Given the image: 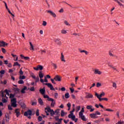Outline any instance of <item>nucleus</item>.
Wrapping results in <instances>:
<instances>
[{
  "instance_id": "f257e3e1",
  "label": "nucleus",
  "mask_w": 124,
  "mask_h": 124,
  "mask_svg": "<svg viewBox=\"0 0 124 124\" xmlns=\"http://www.w3.org/2000/svg\"><path fill=\"white\" fill-rule=\"evenodd\" d=\"M0 95L1 97H5L6 99H8V97L6 96V94L8 96H9V92H8V90L7 89L5 90L4 91H1L0 92Z\"/></svg>"
},
{
  "instance_id": "f03ea898",
  "label": "nucleus",
  "mask_w": 124,
  "mask_h": 124,
  "mask_svg": "<svg viewBox=\"0 0 124 124\" xmlns=\"http://www.w3.org/2000/svg\"><path fill=\"white\" fill-rule=\"evenodd\" d=\"M11 105L13 107H17V100H16V98H13L11 100Z\"/></svg>"
},
{
  "instance_id": "7ed1b4c3",
  "label": "nucleus",
  "mask_w": 124,
  "mask_h": 124,
  "mask_svg": "<svg viewBox=\"0 0 124 124\" xmlns=\"http://www.w3.org/2000/svg\"><path fill=\"white\" fill-rule=\"evenodd\" d=\"M114 1H116L118 3V4L120 5V6H121L122 7H123L124 8V5L122 3H121L123 2V3H124V0H114ZM121 1V2H120Z\"/></svg>"
},
{
  "instance_id": "20e7f679",
  "label": "nucleus",
  "mask_w": 124,
  "mask_h": 124,
  "mask_svg": "<svg viewBox=\"0 0 124 124\" xmlns=\"http://www.w3.org/2000/svg\"><path fill=\"white\" fill-rule=\"evenodd\" d=\"M43 85H46V86H47V87L50 89L51 91H55V90L54 89V87H53V85L51 83H44Z\"/></svg>"
},
{
  "instance_id": "39448f33",
  "label": "nucleus",
  "mask_w": 124,
  "mask_h": 124,
  "mask_svg": "<svg viewBox=\"0 0 124 124\" xmlns=\"http://www.w3.org/2000/svg\"><path fill=\"white\" fill-rule=\"evenodd\" d=\"M54 80L58 82H61L62 81V77L59 75H57L54 77Z\"/></svg>"
},
{
  "instance_id": "423d86ee",
  "label": "nucleus",
  "mask_w": 124,
  "mask_h": 124,
  "mask_svg": "<svg viewBox=\"0 0 124 124\" xmlns=\"http://www.w3.org/2000/svg\"><path fill=\"white\" fill-rule=\"evenodd\" d=\"M32 112L31 110H28L27 111L24 112V116L28 117V116H31Z\"/></svg>"
},
{
  "instance_id": "0eeeda50",
  "label": "nucleus",
  "mask_w": 124,
  "mask_h": 124,
  "mask_svg": "<svg viewBox=\"0 0 124 124\" xmlns=\"http://www.w3.org/2000/svg\"><path fill=\"white\" fill-rule=\"evenodd\" d=\"M33 68L34 70L38 71V70H42V69H43V66H42L41 65H39L37 66V67H34Z\"/></svg>"
},
{
  "instance_id": "6e6552de",
  "label": "nucleus",
  "mask_w": 124,
  "mask_h": 124,
  "mask_svg": "<svg viewBox=\"0 0 124 124\" xmlns=\"http://www.w3.org/2000/svg\"><path fill=\"white\" fill-rule=\"evenodd\" d=\"M95 95L98 98V99H100L102 96H104V95H105V93H102L100 95H99L97 94V93H96Z\"/></svg>"
},
{
  "instance_id": "1a4fd4ad",
  "label": "nucleus",
  "mask_w": 124,
  "mask_h": 124,
  "mask_svg": "<svg viewBox=\"0 0 124 124\" xmlns=\"http://www.w3.org/2000/svg\"><path fill=\"white\" fill-rule=\"evenodd\" d=\"M46 12H47V13H49V14H50V15H51V16H52L54 18L56 17L57 16L56 15V14H55V13L51 11L48 10V11H46Z\"/></svg>"
},
{
  "instance_id": "9d476101",
  "label": "nucleus",
  "mask_w": 124,
  "mask_h": 124,
  "mask_svg": "<svg viewBox=\"0 0 124 124\" xmlns=\"http://www.w3.org/2000/svg\"><path fill=\"white\" fill-rule=\"evenodd\" d=\"M78 116L79 118H80V119H81V120L84 122H86L87 121V119H86V117H85V116L83 114H79Z\"/></svg>"
},
{
  "instance_id": "9b49d317",
  "label": "nucleus",
  "mask_w": 124,
  "mask_h": 124,
  "mask_svg": "<svg viewBox=\"0 0 124 124\" xmlns=\"http://www.w3.org/2000/svg\"><path fill=\"white\" fill-rule=\"evenodd\" d=\"M93 95L90 93H86V95L85 96V98H93Z\"/></svg>"
},
{
  "instance_id": "f8f14e48",
  "label": "nucleus",
  "mask_w": 124,
  "mask_h": 124,
  "mask_svg": "<svg viewBox=\"0 0 124 124\" xmlns=\"http://www.w3.org/2000/svg\"><path fill=\"white\" fill-rule=\"evenodd\" d=\"M39 91L42 95H44L45 94V87H44L43 89H41Z\"/></svg>"
},
{
  "instance_id": "ddd939ff",
  "label": "nucleus",
  "mask_w": 124,
  "mask_h": 124,
  "mask_svg": "<svg viewBox=\"0 0 124 124\" xmlns=\"http://www.w3.org/2000/svg\"><path fill=\"white\" fill-rule=\"evenodd\" d=\"M44 98H47L48 101H53V98L49 97V96L47 95H44Z\"/></svg>"
},
{
  "instance_id": "4468645a",
  "label": "nucleus",
  "mask_w": 124,
  "mask_h": 124,
  "mask_svg": "<svg viewBox=\"0 0 124 124\" xmlns=\"http://www.w3.org/2000/svg\"><path fill=\"white\" fill-rule=\"evenodd\" d=\"M19 105H20L22 108H23V109L26 108V105L25 104V103H24V102H19Z\"/></svg>"
},
{
  "instance_id": "2eb2a0df",
  "label": "nucleus",
  "mask_w": 124,
  "mask_h": 124,
  "mask_svg": "<svg viewBox=\"0 0 124 124\" xmlns=\"http://www.w3.org/2000/svg\"><path fill=\"white\" fill-rule=\"evenodd\" d=\"M15 113L16 114V116L17 118L20 115H21V113H20V111H19V109L17 108L15 110Z\"/></svg>"
},
{
  "instance_id": "dca6fc26",
  "label": "nucleus",
  "mask_w": 124,
  "mask_h": 124,
  "mask_svg": "<svg viewBox=\"0 0 124 124\" xmlns=\"http://www.w3.org/2000/svg\"><path fill=\"white\" fill-rule=\"evenodd\" d=\"M45 110H46V111L48 113H51V112H52V109H51V108L47 106V107H46V108H45Z\"/></svg>"
},
{
  "instance_id": "f3484780",
  "label": "nucleus",
  "mask_w": 124,
  "mask_h": 124,
  "mask_svg": "<svg viewBox=\"0 0 124 124\" xmlns=\"http://www.w3.org/2000/svg\"><path fill=\"white\" fill-rule=\"evenodd\" d=\"M90 116L91 118H92V119H96V118H97V117H96V115L95 114V113L90 114Z\"/></svg>"
},
{
  "instance_id": "a211bd4d",
  "label": "nucleus",
  "mask_w": 124,
  "mask_h": 124,
  "mask_svg": "<svg viewBox=\"0 0 124 124\" xmlns=\"http://www.w3.org/2000/svg\"><path fill=\"white\" fill-rule=\"evenodd\" d=\"M54 41H55V42H56V43L58 44V45H61V44H62V43L61 42V41H60L59 39H55L54 40Z\"/></svg>"
},
{
  "instance_id": "6ab92c4d",
  "label": "nucleus",
  "mask_w": 124,
  "mask_h": 124,
  "mask_svg": "<svg viewBox=\"0 0 124 124\" xmlns=\"http://www.w3.org/2000/svg\"><path fill=\"white\" fill-rule=\"evenodd\" d=\"M61 61L62 62H65V60H64V56H63V54L62 53H61Z\"/></svg>"
},
{
  "instance_id": "aec40b11",
  "label": "nucleus",
  "mask_w": 124,
  "mask_h": 124,
  "mask_svg": "<svg viewBox=\"0 0 124 124\" xmlns=\"http://www.w3.org/2000/svg\"><path fill=\"white\" fill-rule=\"evenodd\" d=\"M14 91L15 92V94L16 93H20V89H19L18 88H15L14 89Z\"/></svg>"
},
{
  "instance_id": "412c9836",
  "label": "nucleus",
  "mask_w": 124,
  "mask_h": 124,
  "mask_svg": "<svg viewBox=\"0 0 124 124\" xmlns=\"http://www.w3.org/2000/svg\"><path fill=\"white\" fill-rule=\"evenodd\" d=\"M44 76L43 75L42 72L40 71L39 73V77L40 78V79H42V78H43Z\"/></svg>"
},
{
  "instance_id": "4be33fe9",
  "label": "nucleus",
  "mask_w": 124,
  "mask_h": 124,
  "mask_svg": "<svg viewBox=\"0 0 124 124\" xmlns=\"http://www.w3.org/2000/svg\"><path fill=\"white\" fill-rule=\"evenodd\" d=\"M51 101V107H54V106H55V104H56V102L55 101V100H54V99H53V101Z\"/></svg>"
},
{
  "instance_id": "5701e85b",
  "label": "nucleus",
  "mask_w": 124,
  "mask_h": 124,
  "mask_svg": "<svg viewBox=\"0 0 124 124\" xmlns=\"http://www.w3.org/2000/svg\"><path fill=\"white\" fill-rule=\"evenodd\" d=\"M94 73L95 74H99V75H100V74H101V72L98 70L95 69Z\"/></svg>"
},
{
  "instance_id": "b1692460",
  "label": "nucleus",
  "mask_w": 124,
  "mask_h": 124,
  "mask_svg": "<svg viewBox=\"0 0 124 124\" xmlns=\"http://www.w3.org/2000/svg\"><path fill=\"white\" fill-rule=\"evenodd\" d=\"M55 114H56V116H60V109H57L54 111Z\"/></svg>"
},
{
  "instance_id": "393cba45",
  "label": "nucleus",
  "mask_w": 124,
  "mask_h": 124,
  "mask_svg": "<svg viewBox=\"0 0 124 124\" xmlns=\"http://www.w3.org/2000/svg\"><path fill=\"white\" fill-rule=\"evenodd\" d=\"M99 101H108V98H101L100 99H99Z\"/></svg>"
},
{
  "instance_id": "a878e982",
  "label": "nucleus",
  "mask_w": 124,
  "mask_h": 124,
  "mask_svg": "<svg viewBox=\"0 0 124 124\" xmlns=\"http://www.w3.org/2000/svg\"><path fill=\"white\" fill-rule=\"evenodd\" d=\"M51 65L54 67L55 69H57V68H58V66H57V64H55L53 62H51Z\"/></svg>"
},
{
  "instance_id": "bb28decb",
  "label": "nucleus",
  "mask_w": 124,
  "mask_h": 124,
  "mask_svg": "<svg viewBox=\"0 0 124 124\" xmlns=\"http://www.w3.org/2000/svg\"><path fill=\"white\" fill-rule=\"evenodd\" d=\"M84 112H85V110L84 109V108H81V110L79 112L78 115H83V113H84Z\"/></svg>"
},
{
  "instance_id": "cd10ccee",
  "label": "nucleus",
  "mask_w": 124,
  "mask_h": 124,
  "mask_svg": "<svg viewBox=\"0 0 124 124\" xmlns=\"http://www.w3.org/2000/svg\"><path fill=\"white\" fill-rule=\"evenodd\" d=\"M38 102H39V104H40V105H42L43 104V101L42 100V99L41 98H39L38 99Z\"/></svg>"
},
{
  "instance_id": "c85d7f7f",
  "label": "nucleus",
  "mask_w": 124,
  "mask_h": 124,
  "mask_svg": "<svg viewBox=\"0 0 124 124\" xmlns=\"http://www.w3.org/2000/svg\"><path fill=\"white\" fill-rule=\"evenodd\" d=\"M65 98H69L70 97V95H69V93H67L65 94Z\"/></svg>"
},
{
  "instance_id": "c756f323",
  "label": "nucleus",
  "mask_w": 124,
  "mask_h": 124,
  "mask_svg": "<svg viewBox=\"0 0 124 124\" xmlns=\"http://www.w3.org/2000/svg\"><path fill=\"white\" fill-rule=\"evenodd\" d=\"M27 90V87L25 86L22 90L21 93H25V91Z\"/></svg>"
},
{
  "instance_id": "7c9ffc66",
  "label": "nucleus",
  "mask_w": 124,
  "mask_h": 124,
  "mask_svg": "<svg viewBox=\"0 0 124 124\" xmlns=\"http://www.w3.org/2000/svg\"><path fill=\"white\" fill-rule=\"evenodd\" d=\"M20 80H23L26 79V77L25 76H19Z\"/></svg>"
},
{
  "instance_id": "2f4dec72",
  "label": "nucleus",
  "mask_w": 124,
  "mask_h": 124,
  "mask_svg": "<svg viewBox=\"0 0 124 124\" xmlns=\"http://www.w3.org/2000/svg\"><path fill=\"white\" fill-rule=\"evenodd\" d=\"M55 111H54L53 109L51 110V111H50V115L51 116V117H53V116H54V115H55Z\"/></svg>"
},
{
  "instance_id": "473e14b6",
  "label": "nucleus",
  "mask_w": 124,
  "mask_h": 124,
  "mask_svg": "<svg viewBox=\"0 0 124 124\" xmlns=\"http://www.w3.org/2000/svg\"><path fill=\"white\" fill-rule=\"evenodd\" d=\"M35 83H37V82H39V77H37L34 79Z\"/></svg>"
},
{
  "instance_id": "72a5a7b5",
  "label": "nucleus",
  "mask_w": 124,
  "mask_h": 124,
  "mask_svg": "<svg viewBox=\"0 0 124 124\" xmlns=\"http://www.w3.org/2000/svg\"><path fill=\"white\" fill-rule=\"evenodd\" d=\"M86 108L87 109H88V110H91V108H93V106L92 105L87 106Z\"/></svg>"
},
{
  "instance_id": "f704fd0d",
  "label": "nucleus",
  "mask_w": 124,
  "mask_h": 124,
  "mask_svg": "<svg viewBox=\"0 0 124 124\" xmlns=\"http://www.w3.org/2000/svg\"><path fill=\"white\" fill-rule=\"evenodd\" d=\"M2 102H3V103H6V102H7V101L5 99V98H4V97H2Z\"/></svg>"
},
{
  "instance_id": "c9c22d12",
  "label": "nucleus",
  "mask_w": 124,
  "mask_h": 124,
  "mask_svg": "<svg viewBox=\"0 0 124 124\" xmlns=\"http://www.w3.org/2000/svg\"><path fill=\"white\" fill-rule=\"evenodd\" d=\"M17 65H18V66H19V67L21 66V65H20V64H19V63H18V62H15L14 63V66H17Z\"/></svg>"
},
{
  "instance_id": "e433bc0d",
  "label": "nucleus",
  "mask_w": 124,
  "mask_h": 124,
  "mask_svg": "<svg viewBox=\"0 0 124 124\" xmlns=\"http://www.w3.org/2000/svg\"><path fill=\"white\" fill-rule=\"evenodd\" d=\"M15 97V94L11 93L10 94V98H14V97Z\"/></svg>"
},
{
  "instance_id": "4c0bfd02",
  "label": "nucleus",
  "mask_w": 124,
  "mask_h": 124,
  "mask_svg": "<svg viewBox=\"0 0 124 124\" xmlns=\"http://www.w3.org/2000/svg\"><path fill=\"white\" fill-rule=\"evenodd\" d=\"M5 117L6 122H9V116H8V114H7V115H6Z\"/></svg>"
},
{
  "instance_id": "58836bf2",
  "label": "nucleus",
  "mask_w": 124,
  "mask_h": 124,
  "mask_svg": "<svg viewBox=\"0 0 124 124\" xmlns=\"http://www.w3.org/2000/svg\"><path fill=\"white\" fill-rule=\"evenodd\" d=\"M65 115V112H64V111L62 110L61 111V117H63Z\"/></svg>"
},
{
  "instance_id": "ea45409f",
  "label": "nucleus",
  "mask_w": 124,
  "mask_h": 124,
  "mask_svg": "<svg viewBox=\"0 0 124 124\" xmlns=\"http://www.w3.org/2000/svg\"><path fill=\"white\" fill-rule=\"evenodd\" d=\"M8 108L9 110H11V111H12V110H13V108H12V106L8 105Z\"/></svg>"
},
{
  "instance_id": "a19ab883",
  "label": "nucleus",
  "mask_w": 124,
  "mask_h": 124,
  "mask_svg": "<svg viewBox=\"0 0 124 124\" xmlns=\"http://www.w3.org/2000/svg\"><path fill=\"white\" fill-rule=\"evenodd\" d=\"M18 84H24V80L21 79L18 81Z\"/></svg>"
},
{
  "instance_id": "79ce46f5",
  "label": "nucleus",
  "mask_w": 124,
  "mask_h": 124,
  "mask_svg": "<svg viewBox=\"0 0 124 124\" xmlns=\"http://www.w3.org/2000/svg\"><path fill=\"white\" fill-rule=\"evenodd\" d=\"M5 73V71L4 70H2L0 71V74H1L2 75H3Z\"/></svg>"
},
{
  "instance_id": "37998d69",
  "label": "nucleus",
  "mask_w": 124,
  "mask_h": 124,
  "mask_svg": "<svg viewBox=\"0 0 124 124\" xmlns=\"http://www.w3.org/2000/svg\"><path fill=\"white\" fill-rule=\"evenodd\" d=\"M74 114L73 113H71L70 114L68 115V118L70 119L72 118V116H73Z\"/></svg>"
},
{
  "instance_id": "c03bdc74",
  "label": "nucleus",
  "mask_w": 124,
  "mask_h": 124,
  "mask_svg": "<svg viewBox=\"0 0 124 124\" xmlns=\"http://www.w3.org/2000/svg\"><path fill=\"white\" fill-rule=\"evenodd\" d=\"M101 83L99 82L97 83V84H96L97 88H99V87H101Z\"/></svg>"
},
{
  "instance_id": "a18cd8bd",
  "label": "nucleus",
  "mask_w": 124,
  "mask_h": 124,
  "mask_svg": "<svg viewBox=\"0 0 124 124\" xmlns=\"http://www.w3.org/2000/svg\"><path fill=\"white\" fill-rule=\"evenodd\" d=\"M38 120L39 122H41L42 121V117L39 116L38 118Z\"/></svg>"
},
{
  "instance_id": "49530a36",
  "label": "nucleus",
  "mask_w": 124,
  "mask_h": 124,
  "mask_svg": "<svg viewBox=\"0 0 124 124\" xmlns=\"http://www.w3.org/2000/svg\"><path fill=\"white\" fill-rule=\"evenodd\" d=\"M36 115L37 117H38V116H39V109H37V110L36 111Z\"/></svg>"
},
{
  "instance_id": "de8ad7c7",
  "label": "nucleus",
  "mask_w": 124,
  "mask_h": 124,
  "mask_svg": "<svg viewBox=\"0 0 124 124\" xmlns=\"http://www.w3.org/2000/svg\"><path fill=\"white\" fill-rule=\"evenodd\" d=\"M7 10H8V12L9 13V14H11V15H12V16H13V17H14V15L12 14V13H11V12L10 11V10H9V9H8Z\"/></svg>"
},
{
  "instance_id": "09e8293b",
  "label": "nucleus",
  "mask_w": 124,
  "mask_h": 124,
  "mask_svg": "<svg viewBox=\"0 0 124 124\" xmlns=\"http://www.w3.org/2000/svg\"><path fill=\"white\" fill-rule=\"evenodd\" d=\"M112 86L113 88H115L116 89V88H117V84H116L115 82H113Z\"/></svg>"
},
{
  "instance_id": "8fccbe9b",
  "label": "nucleus",
  "mask_w": 124,
  "mask_h": 124,
  "mask_svg": "<svg viewBox=\"0 0 124 124\" xmlns=\"http://www.w3.org/2000/svg\"><path fill=\"white\" fill-rule=\"evenodd\" d=\"M43 26H44L45 27V26H47V22L45 21H43Z\"/></svg>"
},
{
  "instance_id": "3c124183",
  "label": "nucleus",
  "mask_w": 124,
  "mask_h": 124,
  "mask_svg": "<svg viewBox=\"0 0 124 124\" xmlns=\"http://www.w3.org/2000/svg\"><path fill=\"white\" fill-rule=\"evenodd\" d=\"M58 95H59V94L58 93H54V97H55V98H58Z\"/></svg>"
},
{
  "instance_id": "603ef678",
  "label": "nucleus",
  "mask_w": 124,
  "mask_h": 124,
  "mask_svg": "<svg viewBox=\"0 0 124 124\" xmlns=\"http://www.w3.org/2000/svg\"><path fill=\"white\" fill-rule=\"evenodd\" d=\"M19 74H20V75H23V74H24V72L22 71V69H20L19 71Z\"/></svg>"
},
{
  "instance_id": "864d4df0",
  "label": "nucleus",
  "mask_w": 124,
  "mask_h": 124,
  "mask_svg": "<svg viewBox=\"0 0 124 124\" xmlns=\"http://www.w3.org/2000/svg\"><path fill=\"white\" fill-rule=\"evenodd\" d=\"M30 50L34 51V47H33V45L31 46Z\"/></svg>"
},
{
  "instance_id": "5fc2aeb1",
  "label": "nucleus",
  "mask_w": 124,
  "mask_h": 124,
  "mask_svg": "<svg viewBox=\"0 0 124 124\" xmlns=\"http://www.w3.org/2000/svg\"><path fill=\"white\" fill-rule=\"evenodd\" d=\"M67 107H68V108H71V104H70V103H68L67 104Z\"/></svg>"
},
{
  "instance_id": "6e6d98bb",
  "label": "nucleus",
  "mask_w": 124,
  "mask_h": 124,
  "mask_svg": "<svg viewBox=\"0 0 124 124\" xmlns=\"http://www.w3.org/2000/svg\"><path fill=\"white\" fill-rule=\"evenodd\" d=\"M76 109L77 111H79L81 109V107L80 106L77 107Z\"/></svg>"
},
{
  "instance_id": "4d7b16f0",
  "label": "nucleus",
  "mask_w": 124,
  "mask_h": 124,
  "mask_svg": "<svg viewBox=\"0 0 124 124\" xmlns=\"http://www.w3.org/2000/svg\"><path fill=\"white\" fill-rule=\"evenodd\" d=\"M76 118V116H75V115H73L71 119L72 120H73V121H75V119Z\"/></svg>"
},
{
  "instance_id": "13d9d810",
  "label": "nucleus",
  "mask_w": 124,
  "mask_h": 124,
  "mask_svg": "<svg viewBox=\"0 0 124 124\" xmlns=\"http://www.w3.org/2000/svg\"><path fill=\"white\" fill-rule=\"evenodd\" d=\"M55 119L56 120V121H57V122L59 121V115H57V116H55Z\"/></svg>"
},
{
  "instance_id": "bf43d9fd",
  "label": "nucleus",
  "mask_w": 124,
  "mask_h": 124,
  "mask_svg": "<svg viewBox=\"0 0 124 124\" xmlns=\"http://www.w3.org/2000/svg\"><path fill=\"white\" fill-rule=\"evenodd\" d=\"M64 24H66V26H70V24H69V23H68V22L66 21H64Z\"/></svg>"
},
{
  "instance_id": "052dcab7",
  "label": "nucleus",
  "mask_w": 124,
  "mask_h": 124,
  "mask_svg": "<svg viewBox=\"0 0 124 124\" xmlns=\"http://www.w3.org/2000/svg\"><path fill=\"white\" fill-rule=\"evenodd\" d=\"M30 90L31 92H34V91H35L34 87H31L30 89Z\"/></svg>"
},
{
  "instance_id": "680f3d73",
  "label": "nucleus",
  "mask_w": 124,
  "mask_h": 124,
  "mask_svg": "<svg viewBox=\"0 0 124 124\" xmlns=\"http://www.w3.org/2000/svg\"><path fill=\"white\" fill-rule=\"evenodd\" d=\"M13 72V70L12 69H10L9 70V73H12Z\"/></svg>"
},
{
  "instance_id": "e2e57ef3",
  "label": "nucleus",
  "mask_w": 124,
  "mask_h": 124,
  "mask_svg": "<svg viewBox=\"0 0 124 124\" xmlns=\"http://www.w3.org/2000/svg\"><path fill=\"white\" fill-rule=\"evenodd\" d=\"M62 33H63V34L66 33V31H65V30H62Z\"/></svg>"
},
{
  "instance_id": "0e129e2a",
  "label": "nucleus",
  "mask_w": 124,
  "mask_h": 124,
  "mask_svg": "<svg viewBox=\"0 0 124 124\" xmlns=\"http://www.w3.org/2000/svg\"><path fill=\"white\" fill-rule=\"evenodd\" d=\"M95 114L96 116V115H100V112H99V111H96Z\"/></svg>"
},
{
  "instance_id": "69168bd1",
  "label": "nucleus",
  "mask_w": 124,
  "mask_h": 124,
  "mask_svg": "<svg viewBox=\"0 0 124 124\" xmlns=\"http://www.w3.org/2000/svg\"><path fill=\"white\" fill-rule=\"evenodd\" d=\"M62 118H61V119H59V120H58V123H60V124H62Z\"/></svg>"
},
{
  "instance_id": "338daca9",
  "label": "nucleus",
  "mask_w": 124,
  "mask_h": 124,
  "mask_svg": "<svg viewBox=\"0 0 124 124\" xmlns=\"http://www.w3.org/2000/svg\"><path fill=\"white\" fill-rule=\"evenodd\" d=\"M2 52L3 53H5L6 52V51L5 50V49H4V48H2Z\"/></svg>"
},
{
  "instance_id": "774afa93",
  "label": "nucleus",
  "mask_w": 124,
  "mask_h": 124,
  "mask_svg": "<svg viewBox=\"0 0 124 124\" xmlns=\"http://www.w3.org/2000/svg\"><path fill=\"white\" fill-rule=\"evenodd\" d=\"M36 102H33L32 103V105H33V106H35V105H36Z\"/></svg>"
}]
</instances>
